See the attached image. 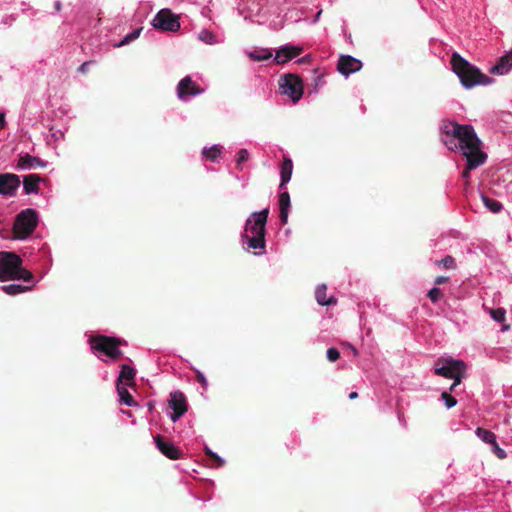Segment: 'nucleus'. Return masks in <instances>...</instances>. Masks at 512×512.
<instances>
[{"label": "nucleus", "instance_id": "obj_37", "mask_svg": "<svg viewBox=\"0 0 512 512\" xmlns=\"http://www.w3.org/2000/svg\"><path fill=\"white\" fill-rule=\"evenodd\" d=\"M327 358L329 361L335 362L340 358V352L338 349L331 347L327 350Z\"/></svg>", "mask_w": 512, "mask_h": 512}, {"label": "nucleus", "instance_id": "obj_47", "mask_svg": "<svg viewBox=\"0 0 512 512\" xmlns=\"http://www.w3.org/2000/svg\"><path fill=\"white\" fill-rule=\"evenodd\" d=\"M510 329V325L504 324L501 328L502 331H508Z\"/></svg>", "mask_w": 512, "mask_h": 512}, {"label": "nucleus", "instance_id": "obj_13", "mask_svg": "<svg viewBox=\"0 0 512 512\" xmlns=\"http://www.w3.org/2000/svg\"><path fill=\"white\" fill-rule=\"evenodd\" d=\"M362 62L350 55H341L337 63V70L343 76L358 72L362 68Z\"/></svg>", "mask_w": 512, "mask_h": 512}, {"label": "nucleus", "instance_id": "obj_42", "mask_svg": "<svg viewBox=\"0 0 512 512\" xmlns=\"http://www.w3.org/2000/svg\"><path fill=\"white\" fill-rule=\"evenodd\" d=\"M90 64H91V61L84 62L83 64H81L79 66L78 71L83 73V74H86L88 72V67H89Z\"/></svg>", "mask_w": 512, "mask_h": 512}, {"label": "nucleus", "instance_id": "obj_34", "mask_svg": "<svg viewBox=\"0 0 512 512\" xmlns=\"http://www.w3.org/2000/svg\"><path fill=\"white\" fill-rule=\"evenodd\" d=\"M441 398L444 400L445 406L449 409L457 404V400L449 392H442Z\"/></svg>", "mask_w": 512, "mask_h": 512}, {"label": "nucleus", "instance_id": "obj_28", "mask_svg": "<svg viewBox=\"0 0 512 512\" xmlns=\"http://www.w3.org/2000/svg\"><path fill=\"white\" fill-rule=\"evenodd\" d=\"M488 312L492 319L495 320L496 322H504L506 315V311L504 308L489 309Z\"/></svg>", "mask_w": 512, "mask_h": 512}, {"label": "nucleus", "instance_id": "obj_7", "mask_svg": "<svg viewBox=\"0 0 512 512\" xmlns=\"http://www.w3.org/2000/svg\"><path fill=\"white\" fill-rule=\"evenodd\" d=\"M279 87L293 102L299 101L303 95L302 80L295 74L284 75L279 81Z\"/></svg>", "mask_w": 512, "mask_h": 512}, {"label": "nucleus", "instance_id": "obj_24", "mask_svg": "<svg viewBox=\"0 0 512 512\" xmlns=\"http://www.w3.org/2000/svg\"><path fill=\"white\" fill-rule=\"evenodd\" d=\"M1 289L6 294L14 296V295H17L19 293H23V292H26V291L30 290V287L29 286L19 285V284H9V285L2 286Z\"/></svg>", "mask_w": 512, "mask_h": 512}, {"label": "nucleus", "instance_id": "obj_30", "mask_svg": "<svg viewBox=\"0 0 512 512\" xmlns=\"http://www.w3.org/2000/svg\"><path fill=\"white\" fill-rule=\"evenodd\" d=\"M198 39L206 44H214L215 43V35L209 30H202L198 34Z\"/></svg>", "mask_w": 512, "mask_h": 512}, {"label": "nucleus", "instance_id": "obj_4", "mask_svg": "<svg viewBox=\"0 0 512 512\" xmlns=\"http://www.w3.org/2000/svg\"><path fill=\"white\" fill-rule=\"evenodd\" d=\"M22 259L14 252L0 251V281L33 279V274L22 266Z\"/></svg>", "mask_w": 512, "mask_h": 512}, {"label": "nucleus", "instance_id": "obj_15", "mask_svg": "<svg viewBox=\"0 0 512 512\" xmlns=\"http://www.w3.org/2000/svg\"><path fill=\"white\" fill-rule=\"evenodd\" d=\"M302 52L303 47L301 46L284 45L276 51L274 60L277 64H284L289 60L299 56Z\"/></svg>", "mask_w": 512, "mask_h": 512}, {"label": "nucleus", "instance_id": "obj_39", "mask_svg": "<svg viewBox=\"0 0 512 512\" xmlns=\"http://www.w3.org/2000/svg\"><path fill=\"white\" fill-rule=\"evenodd\" d=\"M196 380L198 383H200L202 385V387L204 389L207 388V386H208L207 379L204 376V374L202 372H200L199 370H196Z\"/></svg>", "mask_w": 512, "mask_h": 512}, {"label": "nucleus", "instance_id": "obj_5", "mask_svg": "<svg viewBox=\"0 0 512 512\" xmlns=\"http://www.w3.org/2000/svg\"><path fill=\"white\" fill-rule=\"evenodd\" d=\"M38 215L34 209L27 208L21 211L15 218L13 224V235L15 239H26L36 229Z\"/></svg>", "mask_w": 512, "mask_h": 512}, {"label": "nucleus", "instance_id": "obj_19", "mask_svg": "<svg viewBox=\"0 0 512 512\" xmlns=\"http://www.w3.org/2000/svg\"><path fill=\"white\" fill-rule=\"evenodd\" d=\"M42 178L38 174H29L23 178V188L26 194L38 193L39 182Z\"/></svg>", "mask_w": 512, "mask_h": 512}, {"label": "nucleus", "instance_id": "obj_43", "mask_svg": "<svg viewBox=\"0 0 512 512\" xmlns=\"http://www.w3.org/2000/svg\"><path fill=\"white\" fill-rule=\"evenodd\" d=\"M5 126V116L4 114L0 113V129H3Z\"/></svg>", "mask_w": 512, "mask_h": 512}, {"label": "nucleus", "instance_id": "obj_12", "mask_svg": "<svg viewBox=\"0 0 512 512\" xmlns=\"http://www.w3.org/2000/svg\"><path fill=\"white\" fill-rule=\"evenodd\" d=\"M169 406L172 408L171 420L176 422L187 411V402L185 395L180 391L170 394Z\"/></svg>", "mask_w": 512, "mask_h": 512}, {"label": "nucleus", "instance_id": "obj_2", "mask_svg": "<svg viewBox=\"0 0 512 512\" xmlns=\"http://www.w3.org/2000/svg\"><path fill=\"white\" fill-rule=\"evenodd\" d=\"M268 215L269 209L266 208L260 212L252 213L246 221L242 240L243 243H247L248 248L254 250L255 254H262L265 250V234Z\"/></svg>", "mask_w": 512, "mask_h": 512}, {"label": "nucleus", "instance_id": "obj_10", "mask_svg": "<svg viewBox=\"0 0 512 512\" xmlns=\"http://www.w3.org/2000/svg\"><path fill=\"white\" fill-rule=\"evenodd\" d=\"M460 370H465V364L460 360H446L443 365L440 366V361L435 364L434 372L438 376L445 378H451L458 374Z\"/></svg>", "mask_w": 512, "mask_h": 512}, {"label": "nucleus", "instance_id": "obj_11", "mask_svg": "<svg viewBox=\"0 0 512 512\" xmlns=\"http://www.w3.org/2000/svg\"><path fill=\"white\" fill-rule=\"evenodd\" d=\"M20 178L12 173H0V195L14 196L20 186Z\"/></svg>", "mask_w": 512, "mask_h": 512}, {"label": "nucleus", "instance_id": "obj_25", "mask_svg": "<svg viewBox=\"0 0 512 512\" xmlns=\"http://www.w3.org/2000/svg\"><path fill=\"white\" fill-rule=\"evenodd\" d=\"M222 152V147L220 145H213L210 148H204L202 151L203 156L211 161H215Z\"/></svg>", "mask_w": 512, "mask_h": 512}, {"label": "nucleus", "instance_id": "obj_31", "mask_svg": "<svg viewBox=\"0 0 512 512\" xmlns=\"http://www.w3.org/2000/svg\"><path fill=\"white\" fill-rule=\"evenodd\" d=\"M205 453L209 458L213 461L214 467H222L224 465V460L221 459L216 453H214L210 448L205 447Z\"/></svg>", "mask_w": 512, "mask_h": 512}, {"label": "nucleus", "instance_id": "obj_14", "mask_svg": "<svg viewBox=\"0 0 512 512\" xmlns=\"http://www.w3.org/2000/svg\"><path fill=\"white\" fill-rule=\"evenodd\" d=\"M158 450L167 458L177 460L182 457V451L172 442L166 440L163 436L157 435L155 438Z\"/></svg>", "mask_w": 512, "mask_h": 512}, {"label": "nucleus", "instance_id": "obj_46", "mask_svg": "<svg viewBox=\"0 0 512 512\" xmlns=\"http://www.w3.org/2000/svg\"><path fill=\"white\" fill-rule=\"evenodd\" d=\"M357 397H358V393H357V392H351V393L349 394V398H350L351 400L356 399Z\"/></svg>", "mask_w": 512, "mask_h": 512}, {"label": "nucleus", "instance_id": "obj_38", "mask_svg": "<svg viewBox=\"0 0 512 512\" xmlns=\"http://www.w3.org/2000/svg\"><path fill=\"white\" fill-rule=\"evenodd\" d=\"M464 371L465 370H460L456 376L450 378L454 380L453 384L450 387L451 392L454 391L455 387L461 383Z\"/></svg>", "mask_w": 512, "mask_h": 512}, {"label": "nucleus", "instance_id": "obj_29", "mask_svg": "<svg viewBox=\"0 0 512 512\" xmlns=\"http://www.w3.org/2000/svg\"><path fill=\"white\" fill-rule=\"evenodd\" d=\"M435 264L439 265V266H443L445 269H455L456 268L455 259L450 255H447L443 259L436 261Z\"/></svg>", "mask_w": 512, "mask_h": 512}, {"label": "nucleus", "instance_id": "obj_22", "mask_svg": "<svg viewBox=\"0 0 512 512\" xmlns=\"http://www.w3.org/2000/svg\"><path fill=\"white\" fill-rule=\"evenodd\" d=\"M326 292H327V286L324 284L319 285L316 288L315 297H316L317 302L322 306H328V305L335 304L336 299L334 297L327 298Z\"/></svg>", "mask_w": 512, "mask_h": 512}, {"label": "nucleus", "instance_id": "obj_32", "mask_svg": "<svg viewBox=\"0 0 512 512\" xmlns=\"http://www.w3.org/2000/svg\"><path fill=\"white\" fill-rule=\"evenodd\" d=\"M249 159V152L247 149H240L237 153L236 168L242 170L241 164Z\"/></svg>", "mask_w": 512, "mask_h": 512}, {"label": "nucleus", "instance_id": "obj_36", "mask_svg": "<svg viewBox=\"0 0 512 512\" xmlns=\"http://www.w3.org/2000/svg\"><path fill=\"white\" fill-rule=\"evenodd\" d=\"M490 445L492 446V451L497 456V458H499V459L506 458V456H507L506 452L502 448L499 447L496 440Z\"/></svg>", "mask_w": 512, "mask_h": 512}, {"label": "nucleus", "instance_id": "obj_20", "mask_svg": "<svg viewBox=\"0 0 512 512\" xmlns=\"http://www.w3.org/2000/svg\"><path fill=\"white\" fill-rule=\"evenodd\" d=\"M279 208H280V221L285 225L288 221V213L290 208V195L287 191L283 192L279 196Z\"/></svg>", "mask_w": 512, "mask_h": 512}, {"label": "nucleus", "instance_id": "obj_23", "mask_svg": "<svg viewBox=\"0 0 512 512\" xmlns=\"http://www.w3.org/2000/svg\"><path fill=\"white\" fill-rule=\"evenodd\" d=\"M116 389L118 395L120 397V401L127 406H135L136 402L134 401L133 396L127 390V386L124 384H116Z\"/></svg>", "mask_w": 512, "mask_h": 512}, {"label": "nucleus", "instance_id": "obj_26", "mask_svg": "<svg viewBox=\"0 0 512 512\" xmlns=\"http://www.w3.org/2000/svg\"><path fill=\"white\" fill-rule=\"evenodd\" d=\"M476 435L485 443L492 444L496 440V435L490 430L477 428Z\"/></svg>", "mask_w": 512, "mask_h": 512}, {"label": "nucleus", "instance_id": "obj_40", "mask_svg": "<svg viewBox=\"0 0 512 512\" xmlns=\"http://www.w3.org/2000/svg\"><path fill=\"white\" fill-rule=\"evenodd\" d=\"M271 53L269 52H262L261 54H254L251 53L250 57L257 61L267 60L271 57Z\"/></svg>", "mask_w": 512, "mask_h": 512}, {"label": "nucleus", "instance_id": "obj_48", "mask_svg": "<svg viewBox=\"0 0 512 512\" xmlns=\"http://www.w3.org/2000/svg\"><path fill=\"white\" fill-rule=\"evenodd\" d=\"M322 11H319L316 15V18H319L320 17V14H321Z\"/></svg>", "mask_w": 512, "mask_h": 512}, {"label": "nucleus", "instance_id": "obj_44", "mask_svg": "<svg viewBox=\"0 0 512 512\" xmlns=\"http://www.w3.org/2000/svg\"><path fill=\"white\" fill-rule=\"evenodd\" d=\"M309 61V56L306 55L298 60L299 63L303 64Z\"/></svg>", "mask_w": 512, "mask_h": 512}, {"label": "nucleus", "instance_id": "obj_9", "mask_svg": "<svg viewBox=\"0 0 512 512\" xmlns=\"http://www.w3.org/2000/svg\"><path fill=\"white\" fill-rule=\"evenodd\" d=\"M176 92L180 100L187 101L189 97L202 94L204 89L193 81L190 76H185L177 84Z\"/></svg>", "mask_w": 512, "mask_h": 512}, {"label": "nucleus", "instance_id": "obj_33", "mask_svg": "<svg viewBox=\"0 0 512 512\" xmlns=\"http://www.w3.org/2000/svg\"><path fill=\"white\" fill-rule=\"evenodd\" d=\"M427 296L433 303H437L443 297V292L441 289L434 287L429 290Z\"/></svg>", "mask_w": 512, "mask_h": 512}, {"label": "nucleus", "instance_id": "obj_18", "mask_svg": "<svg viewBox=\"0 0 512 512\" xmlns=\"http://www.w3.org/2000/svg\"><path fill=\"white\" fill-rule=\"evenodd\" d=\"M135 375L136 372L134 368L129 365H123L121 367V371L119 377L117 379V384H124L125 386H135Z\"/></svg>", "mask_w": 512, "mask_h": 512}, {"label": "nucleus", "instance_id": "obj_6", "mask_svg": "<svg viewBox=\"0 0 512 512\" xmlns=\"http://www.w3.org/2000/svg\"><path fill=\"white\" fill-rule=\"evenodd\" d=\"M91 348L97 350L111 359H118L122 356V351L119 349L121 341L114 337L99 335L90 339Z\"/></svg>", "mask_w": 512, "mask_h": 512}, {"label": "nucleus", "instance_id": "obj_45", "mask_svg": "<svg viewBox=\"0 0 512 512\" xmlns=\"http://www.w3.org/2000/svg\"><path fill=\"white\" fill-rule=\"evenodd\" d=\"M54 7H55V10L59 12L62 8L61 2L60 1L55 2Z\"/></svg>", "mask_w": 512, "mask_h": 512}, {"label": "nucleus", "instance_id": "obj_1", "mask_svg": "<svg viewBox=\"0 0 512 512\" xmlns=\"http://www.w3.org/2000/svg\"><path fill=\"white\" fill-rule=\"evenodd\" d=\"M443 143L451 151L461 150L467 159V166L462 177L468 181L470 171L483 165L487 155L481 151V141L471 125H461L456 122H445L441 128Z\"/></svg>", "mask_w": 512, "mask_h": 512}, {"label": "nucleus", "instance_id": "obj_41", "mask_svg": "<svg viewBox=\"0 0 512 512\" xmlns=\"http://www.w3.org/2000/svg\"><path fill=\"white\" fill-rule=\"evenodd\" d=\"M448 281H449V277H446V276H437V277L435 278V280H434V283H435L436 285H442V284H444V283H446V282H448Z\"/></svg>", "mask_w": 512, "mask_h": 512}, {"label": "nucleus", "instance_id": "obj_3", "mask_svg": "<svg viewBox=\"0 0 512 512\" xmlns=\"http://www.w3.org/2000/svg\"><path fill=\"white\" fill-rule=\"evenodd\" d=\"M451 66L453 72L459 77L461 84L467 89L476 85H489L494 82L493 78L483 74L476 66L456 52L451 56Z\"/></svg>", "mask_w": 512, "mask_h": 512}, {"label": "nucleus", "instance_id": "obj_21", "mask_svg": "<svg viewBox=\"0 0 512 512\" xmlns=\"http://www.w3.org/2000/svg\"><path fill=\"white\" fill-rule=\"evenodd\" d=\"M292 171H293L292 160L289 157L284 156L283 162L281 165V172H280V175H281L280 188L284 187L285 184L289 182V180L291 179V176H292Z\"/></svg>", "mask_w": 512, "mask_h": 512}, {"label": "nucleus", "instance_id": "obj_27", "mask_svg": "<svg viewBox=\"0 0 512 512\" xmlns=\"http://www.w3.org/2000/svg\"><path fill=\"white\" fill-rule=\"evenodd\" d=\"M484 205L493 213H498L502 209V204L492 198L482 195Z\"/></svg>", "mask_w": 512, "mask_h": 512}, {"label": "nucleus", "instance_id": "obj_16", "mask_svg": "<svg viewBox=\"0 0 512 512\" xmlns=\"http://www.w3.org/2000/svg\"><path fill=\"white\" fill-rule=\"evenodd\" d=\"M512 69V49L501 56L489 72L493 75H505Z\"/></svg>", "mask_w": 512, "mask_h": 512}, {"label": "nucleus", "instance_id": "obj_17", "mask_svg": "<svg viewBox=\"0 0 512 512\" xmlns=\"http://www.w3.org/2000/svg\"><path fill=\"white\" fill-rule=\"evenodd\" d=\"M45 166L46 163L42 159L28 153L20 156L17 162V169L20 170L39 169Z\"/></svg>", "mask_w": 512, "mask_h": 512}, {"label": "nucleus", "instance_id": "obj_8", "mask_svg": "<svg viewBox=\"0 0 512 512\" xmlns=\"http://www.w3.org/2000/svg\"><path fill=\"white\" fill-rule=\"evenodd\" d=\"M153 26L162 31H178L180 29L179 17L170 9H161L153 19Z\"/></svg>", "mask_w": 512, "mask_h": 512}, {"label": "nucleus", "instance_id": "obj_35", "mask_svg": "<svg viewBox=\"0 0 512 512\" xmlns=\"http://www.w3.org/2000/svg\"><path fill=\"white\" fill-rule=\"evenodd\" d=\"M142 31V28L135 29L131 33L127 34L124 39L121 41L120 45H125L130 43L131 41L137 39Z\"/></svg>", "mask_w": 512, "mask_h": 512}]
</instances>
